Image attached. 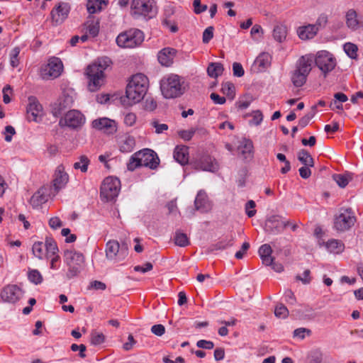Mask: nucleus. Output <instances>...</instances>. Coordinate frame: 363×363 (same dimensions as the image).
<instances>
[{
	"label": "nucleus",
	"instance_id": "52",
	"mask_svg": "<svg viewBox=\"0 0 363 363\" xmlns=\"http://www.w3.org/2000/svg\"><path fill=\"white\" fill-rule=\"evenodd\" d=\"M152 127L155 128V133L157 134L162 133L168 130V125L165 123H160L158 121L155 120L151 122Z\"/></svg>",
	"mask_w": 363,
	"mask_h": 363
},
{
	"label": "nucleus",
	"instance_id": "53",
	"mask_svg": "<svg viewBox=\"0 0 363 363\" xmlns=\"http://www.w3.org/2000/svg\"><path fill=\"white\" fill-rule=\"evenodd\" d=\"M213 27L209 26L206 28L203 33V43H208L213 37Z\"/></svg>",
	"mask_w": 363,
	"mask_h": 363
},
{
	"label": "nucleus",
	"instance_id": "35",
	"mask_svg": "<svg viewBox=\"0 0 363 363\" xmlns=\"http://www.w3.org/2000/svg\"><path fill=\"white\" fill-rule=\"evenodd\" d=\"M135 145L133 137L126 136L119 142V150L122 152H130L133 151Z\"/></svg>",
	"mask_w": 363,
	"mask_h": 363
},
{
	"label": "nucleus",
	"instance_id": "25",
	"mask_svg": "<svg viewBox=\"0 0 363 363\" xmlns=\"http://www.w3.org/2000/svg\"><path fill=\"white\" fill-rule=\"evenodd\" d=\"M271 55L267 52L259 54L255 59L252 69L255 72H260L264 71L271 65Z\"/></svg>",
	"mask_w": 363,
	"mask_h": 363
},
{
	"label": "nucleus",
	"instance_id": "39",
	"mask_svg": "<svg viewBox=\"0 0 363 363\" xmlns=\"http://www.w3.org/2000/svg\"><path fill=\"white\" fill-rule=\"evenodd\" d=\"M308 74L294 70L291 76V81L296 87L302 86L306 82Z\"/></svg>",
	"mask_w": 363,
	"mask_h": 363
},
{
	"label": "nucleus",
	"instance_id": "26",
	"mask_svg": "<svg viewBox=\"0 0 363 363\" xmlns=\"http://www.w3.org/2000/svg\"><path fill=\"white\" fill-rule=\"evenodd\" d=\"M238 150L245 160H252L254 157V146L252 141L244 138L238 147Z\"/></svg>",
	"mask_w": 363,
	"mask_h": 363
},
{
	"label": "nucleus",
	"instance_id": "18",
	"mask_svg": "<svg viewBox=\"0 0 363 363\" xmlns=\"http://www.w3.org/2000/svg\"><path fill=\"white\" fill-rule=\"evenodd\" d=\"M22 289L16 284H9L1 291V298L4 302L15 303L23 296Z\"/></svg>",
	"mask_w": 363,
	"mask_h": 363
},
{
	"label": "nucleus",
	"instance_id": "24",
	"mask_svg": "<svg viewBox=\"0 0 363 363\" xmlns=\"http://www.w3.org/2000/svg\"><path fill=\"white\" fill-rule=\"evenodd\" d=\"M314 61V56L311 54L301 56L296 65V70L309 74L312 69V64Z\"/></svg>",
	"mask_w": 363,
	"mask_h": 363
},
{
	"label": "nucleus",
	"instance_id": "41",
	"mask_svg": "<svg viewBox=\"0 0 363 363\" xmlns=\"http://www.w3.org/2000/svg\"><path fill=\"white\" fill-rule=\"evenodd\" d=\"M89 164V158L85 155H81L79 157V161L74 162L73 167L75 169H79L82 172L85 173L88 170Z\"/></svg>",
	"mask_w": 363,
	"mask_h": 363
},
{
	"label": "nucleus",
	"instance_id": "51",
	"mask_svg": "<svg viewBox=\"0 0 363 363\" xmlns=\"http://www.w3.org/2000/svg\"><path fill=\"white\" fill-rule=\"evenodd\" d=\"M105 337L102 333H93L91 335V342L94 345H99L104 342Z\"/></svg>",
	"mask_w": 363,
	"mask_h": 363
},
{
	"label": "nucleus",
	"instance_id": "56",
	"mask_svg": "<svg viewBox=\"0 0 363 363\" xmlns=\"http://www.w3.org/2000/svg\"><path fill=\"white\" fill-rule=\"evenodd\" d=\"M323 361V354L318 350H314L311 354L310 363H321Z\"/></svg>",
	"mask_w": 363,
	"mask_h": 363
},
{
	"label": "nucleus",
	"instance_id": "10",
	"mask_svg": "<svg viewBox=\"0 0 363 363\" xmlns=\"http://www.w3.org/2000/svg\"><path fill=\"white\" fill-rule=\"evenodd\" d=\"M128 247L125 244L121 245L117 240H109L106 245V256L108 259L115 262L123 260L128 255Z\"/></svg>",
	"mask_w": 363,
	"mask_h": 363
},
{
	"label": "nucleus",
	"instance_id": "54",
	"mask_svg": "<svg viewBox=\"0 0 363 363\" xmlns=\"http://www.w3.org/2000/svg\"><path fill=\"white\" fill-rule=\"evenodd\" d=\"M196 130L194 129V128H191L190 130H180L179 131V135L181 138H182L183 140H190L194 133H195Z\"/></svg>",
	"mask_w": 363,
	"mask_h": 363
},
{
	"label": "nucleus",
	"instance_id": "42",
	"mask_svg": "<svg viewBox=\"0 0 363 363\" xmlns=\"http://www.w3.org/2000/svg\"><path fill=\"white\" fill-rule=\"evenodd\" d=\"M234 242V237L230 236V238H225L219 242H218L216 245L211 247V250H225L229 247L233 246Z\"/></svg>",
	"mask_w": 363,
	"mask_h": 363
},
{
	"label": "nucleus",
	"instance_id": "46",
	"mask_svg": "<svg viewBox=\"0 0 363 363\" xmlns=\"http://www.w3.org/2000/svg\"><path fill=\"white\" fill-rule=\"evenodd\" d=\"M28 279L30 282L38 285L43 282V277L40 272L37 269L30 270L28 272Z\"/></svg>",
	"mask_w": 363,
	"mask_h": 363
},
{
	"label": "nucleus",
	"instance_id": "15",
	"mask_svg": "<svg viewBox=\"0 0 363 363\" xmlns=\"http://www.w3.org/2000/svg\"><path fill=\"white\" fill-rule=\"evenodd\" d=\"M191 164L196 170L215 172L218 169L217 162L208 155H202L198 157Z\"/></svg>",
	"mask_w": 363,
	"mask_h": 363
},
{
	"label": "nucleus",
	"instance_id": "28",
	"mask_svg": "<svg viewBox=\"0 0 363 363\" xmlns=\"http://www.w3.org/2000/svg\"><path fill=\"white\" fill-rule=\"evenodd\" d=\"M258 253L264 264L269 266L273 263L274 258L272 256V249L270 245L264 244L261 245Z\"/></svg>",
	"mask_w": 363,
	"mask_h": 363
},
{
	"label": "nucleus",
	"instance_id": "6",
	"mask_svg": "<svg viewBox=\"0 0 363 363\" xmlns=\"http://www.w3.org/2000/svg\"><path fill=\"white\" fill-rule=\"evenodd\" d=\"M145 35L138 28H130L121 33L116 38L117 45L123 48H135L140 46L144 41Z\"/></svg>",
	"mask_w": 363,
	"mask_h": 363
},
{
	"label": "nucleus",
	"instance_id": "3",
	"mask_svg": "<svg viewBox=\"0 0 363 363\" xmlns=\"http://www.w3.org/2000/svg\"><path fill=\"white\" fill-rule=\"evenodd\" d=\"M160 164V159L153 150L145 148L135 152L127 163V169L134 171L140 167H149L151 169H156Z\"/></svg>",
	"mask_w": 363,
	"mask_h": 363
},
{
	"label": "nucleus",
	"instance_id": "2",
	"mask_svg": "<svg viewBox=\"0 0 363 363\" xmlns=\"http://www.w3.org/2000/svg\"><path fill=\"white\" fill-rule=\"evenodd\" d=\"M111 62V60L105 57L97 59L87 67L86 74L89 79L88 89L90 91H96L103 85L105 77L104 71L109 67Z\"/></svg>",
	"mask_w": 363,
	"mask_h": 363
},
{
	"label": "nucleus",
	"instance_id": "16",
	"mask_svg": "<svg viewBox=\"0 0 363 363\" xmlns=\"http://www.w3.org/2000/svg\"><path fill=\"white\" fill-rule=\"evenodd\" d=\"M26 117L29 122H40L43 116V108L38 99L35 96L28 98V104L26 108Z\"/></svg>",
	"mask_w": 363,
	"mask_h": 363
},
{
	"label": "nucleus",
	"instance_id": "38",
	"mask_svg": "<svg viewBox=\"0 0 363 363\" xmlns=\"http://www.w3.org/2000/svg\"><path fill=\"white\" fill-rule=\"evenodd\" d=\"M298 160L304 166H314V160L311 154L306 150L302 149L298 152Z\"/></svg>",
	"mask_w": 363,
	"mask_h": 363
},
{
	"label": "nucleus",
	"instance_id": "33",
	"mask_svg": "<svg viewBox=\"0 0 363 363\" xmlns=\"http://www.w3.org/2000/svg\"><path fill=\"white\" fill-rule=\"evenodd\" d=\"M108 0H87L86 9L90 14L101 11L103 5H106Z\"/></svg>",
	"mask_w": 363,
	"mask_h": 363
},
{
	"label": "nucleus",
	"instance_id": "30",
	"mask_svg": "<svg viewBox=\"0 0 363 363\" xmlns=\"http://www.w3.org/2000/svg\"><path fill=\"white\" fill-rule=\"evenodd\" d=\"M99 20L94 16H89L84 23L86 33L94 38L99 32Z\"/></svg>",
	"mask_w": 363,
	"mask_h": 363
},
{
	"label": "nucleus",
	"instance_id": "43",
	"mask_svg": "<svg viewBox=\"0 0 363 363\" xmlns=\"http://www.w3.org/2000/svg\"><path fill=\"white\" fill-rule=\"evenodd\" d=\"M174 243L179 247H186L189 245V240L185 233L177 232L174 236Z\"/></svg>",
	"mask_w": 363,
	"mask_h": 363
},
{
	"label": "nucleus",
	"instance_id": "8",
	"mask_svg": "<svg viewBox=\"0 0 363 363\" xmlns=\"http://www.w3.org/2000/svg\"><path fill=\"white\" fill-rule=\"evenodd\" d=\"M121 182L113 177H108L103 181L100 189V196L104 201H111L118 195Z\"/></svg>",
	"mask_w": 363,
	"mask_h": 363
},
{
	"label": "nucleus",
	"instance_id": "29",
	"mask_svg": "<svg viewBox=\"0 0 363 363\" xmlns=\"http://www.w3.org/2000/svg\"><path fill=\"white\" fill-rule=\"evenodd\" d=\"M189 148L185 145H177L174 150V160L182 165L189 162Z\"/></svg>",
	"mask_w": 363,
	"mask_h": 363
},
{
	"label": "nucleus",
	"instance_id": "9",
	"mask_svg": "<svg viewBox=\"0 0 363 363\" xmlns=\"http://www.w3.org/2000/svg\"><path fill=\"white\" fill-rule=\"evenodd\" d=\"M356 218L350 208H342L334 220V228L336 230L344 232L354 225Z\"/></svg>",
	"mask_w": 363,
	"mask_h": 363
},
{
	"label": "nucleus",
	"instance_id": "57",
	"mask_svg": "<svg viewBox=\"0 0 363 363\" xmlns=\"http://www.w3.org/2000/svg\"><path fill=\"white\" fill-rule=\"evenodd\" d=\"M311 333V330L308 329L304 328H299L294 331V337H298L303 340V338H305L306 334L309 335Z\"/></svg>",
	"mask_w": 363,
	"mask_h": 363
},
{
	"label": "nucleus",
	"instance_id": "27",
	"mask_svg": "<svg viewBox=\"0 0 363 363\" xmlns=\"http://www.w3.org/2000/svg\"><path fill=\"white\" fill-rule=\"evenodd\" d=\"M318 31L317 25L308 24L298 27L297 35L300 39L306 40L313 38Z\"/></svg>",
	"mask_w": 363,
	"mask_h": 363
},
{
	"label": "nucleus",
	"instance_id": "11",
	"mask_svg": "<svg viewBox=\"0 0 363 363\" xmlns=\"http://www.w3.org/2000/svg\"><path fill=\"white\" fill-rule=\"evenodd\" d=\"M85 116L79 111L75 109L67 112L63 118L59 121L61 127H68L72 130L80 129L85 123Z\"/></svg>",
	"mask_w": 363,
	"mask_h": 363
},
{
	"label": "nucleus",
	"instance_id": "17",
	"mask_svg": "<svg viewBox=\"0 0 363 363\" xmlns=\"http://www.w3.org/2000/svg\"><path fill=\"white\" fill-rule=\"evenodd\" d=\"M74 102L72 96L63 94L50 105L51 113L55 117L60 116L62 113L70 108Z\"/></svg>",
	"mask_w": 363,
	"mask_h": 363
},
{
	"label": "nucleus",
	"instance_id": "31",
	"mask_svg": "<svg viewBox=\"0 0 363 363\" xmlns=\"http://www.w3.org/2000/svg\"><path fill=\"white\" fill-rule=\"evenodd\" d=\"M357 11L353 9H349L345 13V22L347 26L353 30H355L358 28L359 25V21L357 18Z\"/></svg>",
	"mask_w": 363,
	"mask_h": 363
},
{
	"label": "nucleus",
	"instance_id": "20",
	"mask_svg": "<svg viewBox=\"0 0 363 363\" xmlns=\"http://www.w3.org/2000/svg\"><path fill=\"white\" fill-rule=\"evenodd\" d=\"M93 128L111 135L117 130V125L115 121L108 118H100L95 119L91 123Z\"/></svg>",
	"mask_w": 363,
	"mask_h": 363
},
{
	"label": "nucleus",
	"instance_id": "14",
	"mask_svg": "<svg viewBox=\"0 0 363 363\" xmlns=\"http://www.w3.org/2000/svg\"><path fill=\"white\" fill-rule=\"evenodd\" d=\"M63 70V65L58 57H52L48 63L41 68V77L43 79H55L58 77Z\"/></svg>",
	"mask_w": 363,
	"mask_h": 363
},
{
	"label": "nucleus",
	"instance_id": "47",
	"mask_svg": "<svg viewBox=\"0 0 363 363\" xmlns=\"http://www.w3.org/2000/svg\"><path fill=\"white\" fill-rule=\"evenodd\" d=\"M21 49L18 47H15L10 53V64L13 67H16L19 64L18 55Z\"/></svg>",
	"mask_w": 363,
	"mask_h": 363
},
{
	"label": "nucleus",
	"instance_id": "60",
	"mask_svg": "<svg viewBox=\"0 0 363 363\" xmlns=\"http://www.w3.org/2000/svg\"><path fill=\"white\" fill-rule=\"evenodd\" d=\"M193 6L194 12L197 14L207 10V6L201 4V0H194L193 2Z\"/></svg>",
	"mask_w": 363,
	"mask_h": 363
},
{
	"label": "nucleus",
	"instance_id": "64",
	"mask_svg": "<svg viewBox=\"0 0 363 363\" xmlns=\"http://www.w3.org/2000/svg\"><path fill=\"white\" fill-rule=\"evenodd\" d=\"M151 332L157 336H162L165 333V328L163 325H154L151 328Z\"/></svg>",
	"mask_w": 363,
	"mask_h": 363
},
{
	"label": "nucleus",
	"instance_id": "7",
	"mask_svg": "<svg viewBox=\"0 0 363 363\" xmlns=\"http://www.w3.org/2000/svg\"><path fill=\"white\" fill-rule=\"evenodd\" d=\"M84 255L74 250H66L64 252V262L68 267L66 277L71 279L77 277L82 267Z\"/></svg>",
	"mask_w": 363,
	"mask_h": 363
},
{
	"label": "nucleus",
	"instance_id": "44",
	"mask_svg": "<svg viewBox=\"0 0 363 363\" xmlns=\"http://www.w3.org/2000/svg\"><path fill=\"white\" fill-rule=\"evenodd\" d=\"M44 249H45V244L43 245V243L42 242H35L32 247V250H33V253L34 256L40 259H43L44 255H45Z\"/></svg>",
	"mask_w": 363,
	"mask_h": 363
},
{
	"label": "nucleus",
	"instance_id": "45",
	"mask_svg": "<svg viewBox=\"0 0 363 363\" xmlns=\"http://www.w3.org/2000/svg\"><path fill=\"white\" fill-rule=\"evenodd\" d=\"M345 53L352 59H356L357 57V46L351 43H347L344 45Z\"/></svg>",
	"mask_w": 363,
	"mask_h": 363
},
{
	"label": "nucleus",
	"instance_id": "4",
	"mask_svg": "<svg viewBox=\"0 0 363 363\" xmlns=\"http://www.w3.org/2000/svg\"><path fill=\"white\" fill-rule=\"evenodd\" d=\"M184 82L177 74H170L165 75L160 80V89L163 96L166 99H174L184 93Z\"/></svg>",
	"mask_w": 363,
	"mask_h": 363
},
{
	"label": "nucleus",
	"instance_id": "62",
	"mask_svg": "<svg viewBox=\"0 0 363 363\" xmlns=\"http://www.w3.org/2000/svg\"><path fill=\"white\" fill-rule=\"evenodd\" d=\"M71 350L73 352L79 351V355L82 358H84L86 357V354H85L86 346L83 344H81V345L72 344L71 345Z\"/></svg>",
	"mask_w": 363,
	"mask_h": 363
},
{
	"label": "nucleus",
	"instance_id": "50",
	"mask_svg": "<svg viewBox=\"0 0 363 363\" xmlns=\"http://www.w3.org/2000/svg\"><path fill=\"white\" fill-rule=\"evenodd\" d=\"M255 202L252 200L248 201L245 204V212L249 218L253 217L256 214Z\"/></svg>",
	"mask_w": 363,
	"mask_h": 363
},
{
	"label": "nucleus",
	"instance_id": "37",
	"mask_svg": "<svg viewBox=\"0 0 363 363\" xmlns=\"http://www.w3.org/2000/svg\"><path fill=\"white\" fill-rule=\"evenodd\" d=\"M224 69L220 62H211L207 68V73L212 78H217L223 74Z\"/></svg>",
	"mask_w": 363,
	"mask_h": 363
},
{
	"label": "nucleus",
	"instance_id": "63",
	"mask_svg": "<svg viewBox=\"0 0 363 363\" xmlns=\"http://www.w3.org/2000/svg\"><path fill=\"white\" fill-rule=\"evenodd\" d=\"M136 115L133 113H128L124 116V123L128 126H132L136 121Z\"/></svg>",
	"mask_w": 363,
	"mask_h": 363
},
{
	"label": "nucleus",
	"instance_id": "22",
	"mask_svg": "<svg viewBox=\"0 0 363 363\" xmlns=\"http://www.w3.org/2000/svg\"><path fill=\"white\" fill-rule=\"evenodd\" d=\"M69 181V176L62 164L58 165L55 171L53 186L56 191L63 189Z\"/></svg>",
	"mask_w": 363,
	"mask_h": 363
},
{
	"label": "nucleus",
	"instance_id": "23",
	"mask_svg": "<svg viewBox=\"0 0 363 363\" xmlns=\"http://www.w3.org/2000/svg\"><path fill=\"white\" fill-rule=\"evenodd\" d=\"M194 206L197 211L202 213H206L211 209V203L203 190H200L197 193L194 201Z\"/></svg>",
	"mask_w": 363,
	"mask_h": 363
},
{
	"label": "nucleus",
	"instance_id": "21",
	"mask_svg": "<svg viewBox=\"0 0 363 363\" xmlns=\"http://www.w3.org/2000/svg\"><path fill=\"white\" fill-rule=\"evenodd\" d=\"M177 54V50L173 48L167 47L157 53L159 63L164 67H170L174 63V59Z\"/></svg>",
	"mask_w": 363,
	"mask_h": 363
},
{
	"label": "nucleus",
	"instance_id": "49",
	"mask_svg": "<svg viewBox=\"0 0 363 363\" xmlns=\"http://www.w3.org/2000/svg\"><path fill=\"white\" fill-rule=\"evenodd\" d=\"M235 89V86L231 82H225L222 84L221 90L223 93L229 97H234Z\"/></svg>",
	"mask_w": 363,
	"mask_h": 363
},
{
	"label": "nucleus",
	"instance_id": "32",
	"mask_svg": "<svg viewBox=\"0 0 363 363\" xmlns=\"http://www.w3.org/2000/svg\"><path fill=\"white\" fill-rule=\"evenodd\" d=\"M325 246L328 252L330 253L338 254L343 251V243L335 239L329 240L325 243Z\"/></svg>",
	"mask_w": 363,
	"mask_h": 363
},
{
	"label": "nucleus",
	"instance_id": "5",
	"mask_svg": "<svg viewBox=\"0 0 363 363\" xmlns=\"http://www.w3.org/2000/svg\"><path fill=\"white\" fill-rule=\"evenodd\" d=\"M157 14L155 0H133L130 4V15L134 18H152Z\"/></svg>",
	"mask_w": 363,
	"mask_h": 363
},
{
	"label": "nucleus",
	"instance_id": "40",
	"mask_svg": "<svg viewBox=\"0 0 363 363\" xmlns=\"http://www.w3.org/2000/svg\"><path fill=\"white\" fill-rule=\"evenodd\" d=\"M333 177L334 181L341 188H345L349 182L352 179V175L350 173L334 174Z\"/></svg>",
	"mask_w": 363,
	"mask_h": 363
},
{
	"label": "nucleus",
	"instance_id": "58",
	"mask_svg": "<svg viewBox=\"0 0 363 363\" xmlns=\"http://www.w3.org/2000/svg\"><path fill=\"white\" fill-rule=\"evenodd\" d=\"M233 75L238 77H241L244 75L245 71L242 65L239 62H234L233 64Z\"/></svg>",
	"mask_w": 363,
	"mask_h": 363
},
{
	"label": "nucleus",
	"instance_id": "12",
	"mask_svg": "<svg viewBox=\"0 0 363 363\" xmlns=\"http://www.w3.org/2000/svg\"><path fill=\"white\" fill-rule=\"evenodd\" d=\"M316 66L326 74L331 72L336 65V60L333 55L326 50L318 51L314 57Z\"/></svg>",
	"mask_w": 363,
	"mask_h": 363
},
{
	"label": "nucleus",
	"instance_id": "55",
	"mask_svg": "<svg viewBox=\"0 0 363 363\" xmlns=\"http://www.w3.org/2000/svg\"><path fill=\"white\" fill-rule=\"evenodd\" d=\"M16 134L15 128L11 125H6L4 132V139L6 142H11L12 137Z\"/></svg>",
	"mask_w": 363,
	"mask_h": 363
},
{
	"label": "nucleus",
	"instance_id": "13",
	"mask_svg": "<svg viewBox=\"0 0 363 363\" xmlns=\"http://www.w3.org/2000/svg\"><path fill=\"white\" fill-rule=\"evenodd\" d=\"M290 225L289 220H286L279 215H272L265 220L264 231L272 235L281 233L285 228Z\"/></svg>",
	"mask_w": 363,
	"mask_h": 363
},
{
	"label": "nucleus",
	"instance_id": "34",
	"mask_svg": "<svg viewBox=\"0 0 363 363\" xmlns=\"http://www.w3.org/2000/svg\"><path fill=\"white\" fill-rule=\"evenodd\" d=\"M287 35V28L283 24H279L274 26L273 30V38L279 42L282 43L286 40Z\"/></svg>",
	"mask_w": 363,
	"mask_h": 363
},
{
	"label": "nucleus",
	"instance_id": "1",
	"mask_svg": "<svg viewBox=\"0 0 363 363\" xmlns=\"http://www.w3.org/2000/svg\"><path fill=\"white\" fill-rule=\"evenodd\" d=\"M149 79L143 74L133 75L129 80L125 90V96L121 99L124 106H132L141 101L147 94Z\"/></svg>",
	"mask_w": 363,
	"mask_h": 363
},
{
	"label": "nucleus",
	"instance_id": "19",
	"mask_svg": "<svg viewBox=\"0 0 363 363\" xmlns=\"http://www.w3.org/2000/svg\"><path fill=\"white\" fill-rule=\"evenodd\" d=\"M71 10L69 3L60 1L52 9L50 16L56 24L62 23L68 17Z\"/></svg>",
	"mask_w": 363,
	"mask_h": 363
},
{
	"label": "nucleus",
	"instance_id": "48",
	"mask_svg": "<svg viewBox=\"0 0 363 363\" xmlns=\"http://www.w3.org/2000/svg\"><path fill=\"white\" fill-rule=\"evenodd\" d=\"M274 315L279 318H286L289 315V311L284 304L279 303L275 307Z\"/></svg>",
	"mask_w": 363,
	"mask_h": 363
},
{
	"label": "nucleus",
	"instance_id": "61",
	"mask_svg": "<svg viewBox=\"0 0 363 363\" xmlns=\"http://www.w3.org/2000/svg\"><path fill=\"white\" fill-rule=\"evenodd\" d=\"M196 346L199 348L211 350L214 347V344L212 341L200 340L196 342Z\"/></svg>",
	"mask_w": 363,
	"mask_h": 363
},
{
	"label": "nucleus",
	"instance_id": "59",
	"mask_svg": "<svg viewBox=\"0 0 363 363\" xmlns=\"http://www.w3.org/2000/svg\"><path fill=\"white\" fill-rule=\"evenodd\" d=\"M263 120V115L259 110L254 111L252 114V119L250 121V123L258 125L261 123Z\"/></svg>",
	"mask_w": 363,
	"mask_h": 363
},
{
	"label": "nucleus",
	"instance_id": "36",
	"mask_svg": "<svg viewBox=\"0 0 363 363\" xmlns=\"http://www.w3.org/2000/svg\"><path fill=\"white\" fill-rule=\"evenodd\" d=\"M45 249L46 251L45 257L47 259L53 255H58V247L55 241L51 238H46L45 242Z\"/></svg>",
	"mask_w": 363,
	"mask_h": 363
}]
</instances>
